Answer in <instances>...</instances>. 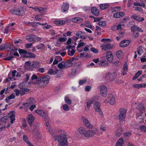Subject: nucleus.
Here are the masks:
<instances>
[{"label": "nucleus", "mask_w": 146, "mask_h": 146, "mask_svg": "<svg viewBox=\"0 0 146 146\" xmlns=\"http://www.w3.org/2000/svg\"><path fill=\"white\" fill-rule=\"evenodd\" d=\"M54 139L55 141H58L59 143L58 146H68L67 137L65 134L61 133L54 137Z\"/></svg>", "instance_id": "obj_1"}, {"label": "nucleus", "mask_w": 146, "mask_h": 146, "mask_svg": "<svg viewBox=\"0 0 146 146\" xmlns=\"http://www.w3.org/2000/svg\"><path fill=\"white\" fill-rule=\"evenodd\" d=\"M50 78V76L48 75L44 77H39L37 82H33L34 84H37L39 86L44 88L48 85Z\"/></svg>", "instance_id": "obj_2"}, {"label": "nucleus", "mask_w": 146, "mask_h": 146, "mask_svg": "<svg viewBox=\"0 0 146 146\" xmlns=\"http://www.w3.org/2000/svg\"><path fill=\"white\" fill-rule=\"evenodd\" d=\"M25 11V9L22 7L15 8L10 10V12L12 14L19 16L23 15Z\"/></svg>", "instance_id": "obj_3"}, {"label": "nucleus", "mask_w": 146, "mask_h": 146, "mask_svg": "<svg viewBox=\"0 0 146 146\" xmlns=\"http://www.w3.org/2000/svg\"><path fill=\"white\" fill-rule=\"evenodd\" d=\"M97 129L94 128L93 129H90L86 132L85 137L87 138H91L94 136L98 133Z\"/></svg>", "instance_id": "obj_4"}, {"label": "nucleus", "mask_w": 146, "mask_h": 146, "mask_svg": "<svg viewBox=\"0 0 146 146\" xmlns=\"http://www.w3.org/2000/svg\"><path fill=\"white\" fill-rule=\"evenodd\" d=\"M15 111H11L8 114V116H4L1 119V121L5 122L6 120L8 119V118H10V123L11 124L13 123L14 121L15 120Z\"/></svg>", "instance_id": "obj_5"}, {"label": "nucleus", "mask_w": 146, "mask_h": 146, "mask_svg": "<svg viewBox=\"0 0 146 146\" xmlns=\"http://www.w3.org/2000/svg\"><path fill=\"white\" fill-rule=\"evenodd\" d=\"M120 113L119 115V118L121 121L124 120L126 111L123 108H120L119 110Z\"/></svg>", "instance_id": "obj_6"}, {"label": "nucleus", "mask_w": 146, "mask_h": 146, "mask_svg": "<svg viewBox=\"0 0 146 146\" xmlns=\"http://www.w3.org/2000/svg\"><path fill=\"white\" fill-rule=\"evenodd\" d=\"M100 104L98 102H96L94 105V108L96 112H97L102 116H103V114L100 109Z\"/></svg>", "instance_id": "obj_7"}, {"label": "nucleus", "mask_w": 146, "mask_h": 146, "mask_svg": "<svg viewBox=\"0 0 146 146\" xmlns=\"http://www.w3.org/2000/svg\"><path fill=\"white\" fill-rule=\"evenodd\" d=\"M113 45L109 43H108L103 44L100 46V48L101 49L106 51L111 49L113 47Z\"/></svg>", "instance_id": "obj_8"}, {"label": "nucleus", "mask_w": 146, "mask_h": 146, "mask_svg": "<svg viewBox=\"0 0 146 146\" xmlns=\"http://www.w3.org/2000/svg\"><path fill=\"white\" fill-rule=\"evenodd\" d=\"M36 112L39 115L41 116L44 118V120L46 121L47 122L48 121L47 119L48 117L46 113L44 111L42 110H38L36 111Z\"/></svg>", "instance_id": "obj_9"}, {"label": "nucleus", "mask_w": 146, "mask_h": 146, "mask_svg": "<svg viewBox=\"0 0 146 146\" xmlns=\"http://www.w3.org/2000/svg\"><path fill=\"white\" fill-rule=\"evenodd\" d=\"M100 92L102 96L105 97L107 94V89L104 86H102L100 88Z\"/></svg>", "instance_id": "obj_10"}, {"label": "nucleus", "mask_w": 146, "mask_h": 146, "mask_svg": "<svg viewBox=\"0 0 146 146\" xmlns=\"http://www.w3.org/2000/svg\"><path fill=\"white\" fill-rule=\"evenodd\" d=\"M83 122L84 125L89 129H93L94 126L90 123L88 120L86 119L83 120Z\"/></svg>", "instance_id": "obj_11"}, {"label": "nucleus", "mask_w": 146, "mask_h": 146, "mask_svg": "<svg viewBox=\"0 0 146 146\" xmlns=\"http://www.w3.org/2000/svg\"><path fill=\"white\" fill-rule=\"evenodd\" d=\"M131 31L132 33H134L137 31L138 30L139 31L143 32V30L139 28V27L136 25H133L131 27Z\"/></svg>", "instance_id": "obj_12"}, {"label": "nucleus", "mask_w": 146, "mask_h": 146, "mask_svg": "<svg viewBox=\"0 0 146 146\" xmlns=\"http://www.w3.org/2000/svg\"><path fill=\"white\" fill-rule=\"evenodd\" d=\"M27 122L29 125L31 126L34 122L35 118L34 116L31 114H29L28 116Z\"/></svg>", "instance_id": "obj_13"}, {"label": "nucleus", "mask_w": 146, "mask_h": 146, "mask_svg": "<svg viewBox=\"0 0 146 146\" xmlns=\"http://www.w3.org/2000/svg\"><path fill=\"white\" fill-rule=\"evenodd\" d=\"M76 60V59H75L74 58L72 57L67 62H64L66 68L72 66L73 64L72 62Z\"/></svg>", "instance_id": "obj_14"}, {"label": "nucleus", "mask_w": 146, "mask_h": 146, "mask_svg": "<svg viewBox=\"0 0 146 146\" xmlns=\"http://www.w3.org/2000/svg\"><path fill=\"white\" fill-rule=\"evenodd\" d=\"M130 42V41L128 40H123L120 43V46L122 47H125L129 44Z\"/></svg>", "instance_id": "obj_15"}, {"label": "nucleus", "mask_w": 146, "mask_h": 146, "mask_svg": "<svg viewBox=\"0 0 146 146\" xmlns=\"http://www.w3.org/2000/svg\"><path fill=\"white\" fill-rule=\"evenodd\" d=\"M106 58L109 62H111L113 60V56L111 52L109 51L107 53Z\"/></svg>", "instance_id": "obj_16"}, {"label": "nucleus", "mask_w": 146, "mask_h": 146, "mask_svg": "<svg viewBox=\"0 0 146 146\" xmlns=\"http://www.w3.org/2000/svg\"><path fill=\"white\" fill-rule=\"evenodd\" d=\"M79 133L81 135H83L85 137V134L86 131V129L84 127H81L78 129Z\"/></svg>", "instance_id": "obj_17"}, {"label": "nucleus", "mask_w": 146, "mask_h": 146, "mask_svg": "<svg viewBox=\"0 0 146 146\" xmlns=\"http://www.w3.org/2000/svg\"><path fill=\"white\" fill-rule=\"evenodd\" d=\"M131 18L138 22L142 21L144 19L143 18L141 17L139 15H132Z\"/></svg>", "instance_id": "obj_18"}, {"label": "nucleus", "mask_w": 146, "mask_h": 146, "mask_svg": "<svg viewBox=\"0 0 146 146\" xmlns=\"http://www.w3.org/2000/svg\"><path fill=\"white\" fill-rule=\"evenodd\" d=\"M91 12L94 15L98 16L99 14V12L98 9L96 7H93L91 9Z\"/></svg>", "instance_id": "obj_19"}, {"label": "nucleus", "mask_w": 146, "mask_h": 146, "mask_svg": "<svg viewBox=\"0 0 146 146\" xmlns=\"http://www.w3.org/2000/svg\"><path fill=\"white\" fill-rule=\"evenodd\" d=\"M108 98L110 99L109 102L110 104L111 105L114 104L115 103V100L114 97L110 94L109 95Z\"/></svg>", "instance_id": "obj_20"}, {"label": "nucleus", "mask_w": 146, "mask_h": 146, "mask_svg": "<svg viewBox=\"0 0 146 146\" xmlns=\"http://www.w3.org/2000/svg\"><path fill=\"white\" fill-rule=\"evenodd\" d=\"M137 109L141 114H143L145 111V107L142 104L139 105L137 106Z\"/></svg>", "instance_id": "obj_21"}, {"label": "nucleus", "mask_w": 146, "mask_h": 146, "mask_svg": "<svg viewBox=\"0 0 146 146\" xmlns=\"http://www.w3.org/2000/svg\"><path fill=\"white\" fill-rule=\"evenodd\" d=\"M26 39L29 42L34 41L35 40V36L33 35H29L26 36Z\"/></svg>", "instance_id": "obj_22"}, {"label": "nucleus", "mask_w": 146, "mask_h": 146, "mask_svg": "<svg viewBox=\"0 0 146 146\" xmlns=\"http://www.w3.org/2000/svg\"><path fill=\"white\" fill-rule=\"evenodd\" d=\"M68 5L66 3H64V4L62 6V9L63 12L67 11L68 9Z\"/></svg>", "instance_id": "obj_23"}, {"label": "nucleus", "mask_w": 146, "mask_h": 146, "mask_svg": "<svg viewBox=\"0 0 146 146\" xmlns=\"http://www.w3.org/2000/svg\"><path fill=\"white\" fill-rule=\"evenodd\" d=\"M122 133V129L119 127L117 129L116 131V135L117 137L120 136Z\"/></svg>", "instance_id": "obj_24"}, {"label": "nucleus", "mask_w": 146, "mask_h": 146, "mask_svg": "<svg viewBox=\"0 0 146 146\" xmlns=\"http://www.w3.org/2000/svg\"><path fill=\"white\" fill-rule=\"evenodd\" d=\"M29 90L27 88H25L23 89L20 90V94L21 96L24 95L26 94L25 92H29Z\"/></svg>", "instance_id": "obj_25"}, {"label": "nucleus", "mask_w": 146, "mask_h": 146, "mask_svg": "<svg viewBox=\"0 0 146 146\" xmlns=\"http://www.w3.org/2000/svg\"><path fill=\"white\" fill-rule=\"evenodd\" d=\"M58 67L60 69H64L66 68L64 62H61L58 64Z\"/></svg>", "instance_id": "obj_26"}, {"label": "nucleus", "mask_w": 146, "mask_h": 146, "mask_svg": "<svg viewBox=\"0 0 146 146\" xmlns=\"http://www.w3.org/2000/svg\"><path fill=\"white\" fill-rule=\"evenodd\" d=\"M65 23V22L64 21H57L54 22L55 24L58 25H64Z\"/></svg>", "instance_id": "obj_27"}, {"label": "nucleus", "mask_w": 146, "mask_h": 146, "mask_svg": "<svg viewBox=\"0 0 146 146\" xmlns=\"http://www.w3.org/2000/svg\"><path fill=\"white\" fill-rule=\"evenodd\" d=\"M116 55L119 58H121L123 56V53L121 50L117 51L116 52Z\"/></svg>", "instance_id": "obj_28"}, {"label": "nucleus", "mask_w": 146, "mask_h": 146, "mask_svg": "<svg viewBox=\"0 0 146 146\" xmlns=\"http://www.w3.org/2000/svg\"><path fill=\"white\" fill-rule=\"evenodd\" d=\"M58 70L54 71L52 69H50L49 70L48 73L50 74L55 75L58 73Z\"/></svg>", "instance_id": "obj_29"}, {"label": "nucleus", "mask_w": 146, "mask_h": 146, "mask_svg": "<svg viewBox=\"0 0 146 146\" xmlns=\"http://www.w3.org/2000/svg\"><path fill=\"white\" fill-rule=\"evenodd\" d=\"M142 73V71L139 70L135 74L134 77L133 78V80H134L136 79Z\"/></svg>", "instance_id": "obj_30"}, {"label": "nucleus", "mask_w": 146, "mask_h": 146, "mask_svg": "<svg viewBox=\"0 0 146 146\" xmlns=\"http://www.w3.org/2000/svg\"><path fill=\"white\" fill-rule=\"evenodd\" d=\"M98 64L100 65L104 66H107L108 65V63L106 61H100Z\"/></svg>", "instance_id": "obj_31"}, {"label": "nucleus", "mask_w": 146, "mask_h": 146, "mask_svg": "<svg viewBox=\"0 0 146 146\" xmlns=\"http://www.w3.org/2000/svg\"><path fill=\"white\" fill-rule=\"evenodd\" d=\"M109 5L107 4H101L100 7L102 10H105L107 9Z\"/></svg>", "instance_id": "obj_32"}, {"label": "nucleus", "mask_w": 146, "mask_h": 146, "mask_svg": "<svg viewBox=\"0 0 146 146\" xmlns=\"http://www.w3.org/2000/svg\"><path fill=\"white\" fill-rule=\"evenodd\" d=\"M93 101L92 100H89L87 102V105L86 107L88 108H89L91 106V104L92 103Z\"/></svg>", "instance_id": "obj_33"}, {"label": "nucleus", "mask_w": 146, "mask_h": 146, "mask_svg": "<svg viewBox=\"0 0 146 146\" xmlns=\"http://www.w3.org/2000/svg\"><path fill=\"white\" fill-rule=\"evenodd\" d=\"M115 78V75L114 73L111 74L110 75L109 80L110 81H112L114 80Z\"/></svg>", "instance_id": "obj_34"}, {"label": "nucleus", "mask_w": 146, "mask_h": 146, "mask_svg": "<svg viewBox=\"0 0 146 146\" xmlns=\"http://www.w3.org/2000/svg\"><path fill=\"white\" fill-rule=\"evenodd\" d=\"M25 82H23L19 84V87L21 90L25 89L24 87L25 86Z\"/></svg>", "instance_id": "obj_35"}, {"label": "nucleus", "mask_w": 146, "mask_h": 146, "mask_svg": "<svg viewBox=\"0 0 146 146\" xmlns=\"http://www.w3.org/2000/svg\"><path fill=\"white\" fill-rule=\"evenodd\" d=\"M117 144H118L120 145H122L124 143V141L123 138L121 137L120 138L117 142Z\"/></svg>", "instance_id": "obj_36"}, {"label": "nucleus", "mask_w": 146, "mask_h": 146, "mask_svg": "<svg viewBox=\"0 0 146 146\" xmlns=\"http://www.w3.org/2000/svg\"><path fill=\"white\" fill-rule=\"evenodd\" d=\"M134 5L135 6H139L140 7L143 6V7H145V4L143 3L135 2L134 3Z\"/></svg>", "instance_id": "obj_37"}, {"label": "nucleus", "mask_w": 146, "mask_h": 146, "mask_svg": "<svg viewBox=\"0 0 146 146\" xmlns=\"http://www.w3.org/2000/svg\"><path fill=\"white\" fill-rule=\"evenodd\" d=\"M65 101L66 103L70 105L72 104L71 100L67 97L65 98Z\"/></svg>", "instance_id": "obj_38"}, {"label": "nucleus", "mask_w": 146, "mask_h": 146, "mask_svg": "<svg viewBox=\"0 0 146 146\" xmlns=\"http://www.w3.org/2000/svg\"><path fill=\"white\" fill-rule=\"evenodd\" d=\"M23 139L24 141L27 143H28V142H29V139L27 136L25 135H23Z\"/></svg>", "instance_id": "obj_39"}, {"label": "nucleus", "mask_w": 146, "mask_h": 146, "mask_svg": "<svg viewBox=\"0 0 146 146\" xmlns=\"http://www.w3.org/2000/svg\"><path fill=\"white\" fill-rule=\"evenodd\" d=\"M98 25L101 27H104L106 25V22L104 21H100L98 23Z\"/></svg>", "instance_id": "obj_40"}, {"label": "nucleus", "mask_w": 146, "mask_h": 146, "mask_svg": "<svg viewBox=\"0 0 146 146\" xmlns=\"http://www.w3.org/2000/svg\"><path fill=\"white\" fill-rule=\"evenodd\" d=\"M44 44L41 43L36 46V47L38 50L42 49L44 47Z\"/></svg>", "instance_id": "obj_41"}, {"label": "nucleus", "mask_w": 146, "mask_h": 146, "mask_svg": "<svg viewBox=\"0 0 146 146\" xmlns=\"http://www.w3.org/2000/svg\"><path fill=\"white\" fill-rule=\"evenodd\" d=\"M15 98V96H14L13 94H12L6 99V102H8V101L9 100L11 99H14Z\"/></svg>", "instance_id": "obj_42"}, {"label": "nucleus", "mask_w": 146, "mask_h": 146, "mask_svg": "<svg viewBox=\"0 0 146 146\" xmlns=\"http://www.w3.org/2000/svg\"><path fill=\"white\" fill-rule=\"evenodd\" d=\"M85 26L87 27L91 28L92 27L90 22L88 21H86L84 23Z\"/></svg>", "instance_id": "obj_43"}, {"label": "nucleus", "mask_w": 146, "mask_h": 146, "mask_svg": "<svg viewBox=\"0 0 146 146\" xmlns=\"http://www.w3.org/2000/svg\"><path fill=\"white\" fill-rule=\"evenodd\" d=\"M22 105L25 106L24 109L26 111L27 110L28 107L30 106V104L28 102L26 103H23Z\"/></svg>", "instance_id": "obj_44"}, {"label": "nucleus", "mask_w": 146, "mask_h": 146, "mask_svg": "<svg viewBox=\"0 0 146 146\" xmlns=\"http://www.w3.org/2000/svg\"><path fill=\"white\" fill-rule=\"evenodd\" d=\"M133 86L134 88L138 89L143 87V86L141 84H133Z\"/></svg>", "instance_id": "obj_45"}, {"label": "nucleus", "mask_w": 146, "mask_h": 146, "mask_svg": "<svg viewBox=\"0 0 146 146\" xmlns=\"http://www.w3.org/2000/svg\"><path fill=\"white\" fill-rule=\"evenodd\" d=\"M139 129L141 131L146 132V126L145 125H142L140 126Z\"/></svg>", "instance_id": "obj_46"}, {"label": "nucleus", "mask_w": 146, "mask_h": 146, "mask_svg": "<svg viewBox=\"0 0 146 146\" xmlns=\"http://www.w3.org/2000/svg\"><path fill=\"white\" fill-rule=\"evenodd\" d=\"M63 108L64 111H68L69 110V108L67 105L65 104L63 106Z\"/></svg>", "instance_id": "obj_47"}, {"label": "nucleus", "mask_w": 146, "mask_h": 146, "mask_svg": "<svg viewBox=\"0 0 146 146\" xmlns=\"http://www.w3.org/2000/svg\"><path fill=\"white\" fill-rule=\"evenodd\" d=\"M75 52V51L72 49L71 51L70 50H68V54L71 56H72L74 55V53Z\"/></svg>", "instance_id": "obj_48"}, {"label": "nucleus", "mask_w": 146, "mask_h": 146, "mask_svg": "<svg viewBox=\"0 0 146 146\" xmlns=\"http://www.w3.org/2000/svg\"><path fill=\"white\" fill-rule=\"evenodd\" d=\"M39 78H38L36 74H33L31 78V79L33 81L35 80L36 81V82H37V80Z\"/></svg>", "instance_id": "obj_49"}, {"label": "nucleus", "mask_w": 146, "mask_h": 146, "mask_svg": "<svg viewBox=\"0 0 146 146\" xmlns=\"http://www.w3.org/2000/svg\"><path fill=\"white\" fill-rule=\"evenodd\" d=\"M133 33V36L134 38H136L139 37V34L137 31Z\"/></svg>", "instance_id": "obj_50"}, {"label": "nucleus", "mask_w": 146, "mask_h": 146, "mask_svg": "<svg viewBox=\"0 0 146 146\" xmlns=\"http://www.w3.org/2000/svg\"><path fill=\"white\" fill-rule=\"evenodd\" d=\"M58 39L59 41L62 42H64L67 40V38L64 37H59Z\"/></svg>", "instance_id": "obj_51"}, {"label": "nucleus", "mask_w": 146, "mask_h": 146, "mask_svg": "<svg viewBox=\"0 0 146 146\" xmlns=\"http://www.w3.org/2000/svg\"><path fill=\"white\" fill-rule=\"evenodd\" d=\"M35 102V100L33 98H30L27 100V102L30 104H33Z\"/></svg>", "instance_id": "obj_52"}, {"label": "nucleus", "mask_w": 146, "mask_h": 146, "mask_svg": "<svg viewBox=\"0 0 146 146\" xmlns=\"http://www.w3.org/2000/svg\"><path fill=\"white\" fill-rule=\"evenodd\" d=\"M142 46H140L137 49V52L138 54L139 55H141V51L142 50Z\"/></svg>", "instance_id": "obj_53"}, {"label": "nucleus", "mask_w": 146, "mask_h": 146, "mask_svg": "<svg viewBox=\"0 0 146 146\" xmlns=\"http://www.w3.org/2000/svg\"><path fill=\"white\" fill-rule=\"evenodd\" d=\"M73 62H74L73 63H74V65L76 67H78L81 64V63L80 62H75L74 60Z\"/></svg>", "instance_id": "obj_54"}, {"label": "nucleus", "mask_w": 146, "mask_h": 146, "mask_svg": "<svg viewBox=\"0 0 146 146\" xmlns=\"http://www.w3.org/2000/svg\"><path fill=\"white\" fill-rule=\"evenodd\" d=\"M36 24H38L39 25H41L42 26H43L44 25H46V23H45V24H43V23H40L39 22H38L35 23L34 24H31L30 26H33L35 25H36Z\"/></svg>", "instance_id": "obj_55"}, {"label": "nucleus", "mask_w": 146, "mask_h": 146, "mask_svg": "<svg viewBox=\"0 0 146 146\" xmlns=\"http://www.w3.org/2000/svg\"><path fill=\"white\" fill-rule=\"evenodd\" d=\"M28 55L27 57L30 58H35V55L34 54L32 53H28L27 54Z\"/></svg>", "instance_id": "obj_56"}, {"label": "nucleus", "mask_w": 146, "mask_h": 146, "mask_svg": "<svg viewBox=\"0 0 146 146\" xmlns=\"http://www.w3.org/2000/svg\"><path fill=\"white\" fill-rule=\"evenodd\" d=\"M80 55V56L81 57H86L88 56V54L85 52L81 53Z\"/></svg>", "instance_id": "obj_57"}, {"label": "nucleus", "mask_w": 146, "mask_h": 146, "mask_svg": "<svg viewBox=\"0 0 146 146\" xmlns=\"http://www.w3.org/2000/svg\"><path fill=\"white\" fill-rule=\"evenodd\" d=\"M90 50L93 52L95 53H97L98 52V49L93 47Z\"/></svg>", "instance_id": "obj_58"}, {"label": "nucleus", "mask_w": 146, "mask_h": 146, "mask_svg": "<svg viewBox=\"0 0 146 146\" xmlns=\"http://www.w3.org/2000/svg\"><path fill=\"white\" fill-rule=\"evenodd\" d=\"M45 11V9L42 7H39L38 8V11L40 13H43Z\"/></svg>", "instance_id": "obj_59"}, {"label": "nucleus", "mask_w": 146, "mask_h": 146, "mask_svg": "<svg viewBox=\"0 0 146 146\" xmlns=\"http://www.w3.org/2000/svg\"><path fill=\"white\" fill-rule=\"evenodd\" d=\"M19 52L20 54H25L27 53V52L26 50H24L20 49L19 50Z\"/></svg>", "instance_id": "obj_60"}, {"label": "nucleus", "mask_w": 146, "mask_h": 146, "mask_svg": "<svg viewBox=\"0 0 146 146\" xmlns=\"http://www.w3.org/2000/svg\"><path fill=\"white\" fill-rule=\"evenodd\" d=\"M114 18H119L120 17L119 14L118 12L115 13L113 16Z\"/></svg>", "instance_id": "obj_61"}, {"label": "nucleus", "mask_w": 146, "mask_h": 146, "mask_svg": "<svg viewBox=\"0 0 146 146\" xmlns=\"http://www.w3.org/2000/svg\"><path fill=\"white\" fill-rule=\"evenodd\" d=\"M55 58L58 62L62 61V58L60 56H58L55 57Z\"/></svg>", "instance_id": "obj_62"}, {"label": "nucleus", "mask_w": 146, "mask_h": 146, "mask_svg": "<svg viewBox=\"0 0 146 146\" xmlns=\"http://www.w3.org/2000/svg\"><path fill=\"white\" fill-rule=\"evenodd\" d=\"M123 70L125 71H127L128 70V66L127 64L125 63L124 65L123 68Z\"/></svg>", "instance_id": "obj_63"}, {"label": "nucleus", "mask_w": 146, "mask_h": 146, "mask_svg": "<svg viewBox=\"0 0 146 146\" xmlns=\"http://www.w3.org/2000/svg\"><path fill=\"white\" fill-rule=\"evenodd\" d=\"M91 88L90 86H86L85 88V90L86 91L89 92Z\"/></svg>", "instance_id": "obj_64"}]
</instances>
